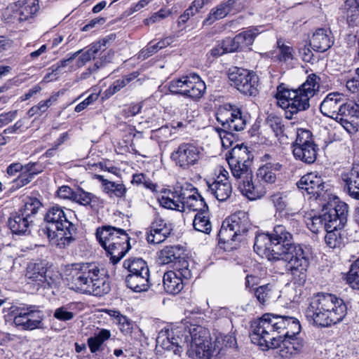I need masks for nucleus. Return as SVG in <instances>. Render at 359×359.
I'll use <instances>...</instances> for the list:
<instances>
[{"label":"nucleus","instance_id":"e433bc0d","mask_svg":"<svg viewBox=\"0 0 359 359\" xmlns=\"http://www.w3.org/2000/svg\"><path fill=\"white\" fill-rule=\"evenodd\" d=\"M182 248L178 245L166 246L161 250L158 262L161 264H168L181 259Z\"/></svg>","mask_w":359,"mask_h":359},{"label":"nucleus","instance_id":"c756f323","mask_svg":"<svg viewBox=\"0 0 359 359\" xmlns=\"http://www.w3.org/2000/svg\"><path fill=\"white\" fill-rule=\"evenodd\" d=\"M282 164L277 161H271L260 167L257 172V178L268 184H273L276 181V172L282 169Z\"/></svg>","mask_w":359,"mask_h":359},{"label":"nucleus","instance_id":"c03bdc74","mask_svg":"<svg viewBox=\"0 0 359 359\" xmlns=\"http://www.w3.org/2000/svg\"><path fill=\"white\" fill-rule=\"evenodd\" d=\"M150 229L147 233V240L150 244H158L163 242L171 233L172 229Z\"/></svg>","mask_w":359,"mask_h":359},{"label":"nucleus","instance_id":"dca6fc26","mask_svg":"<svg viewBox=\"0 0 359 359\" xmlns=\"http://www.w3.org/2000/svg\"><path fill=\"white\" fill-rule=\"evenodd\" d=\"M339 203H345L340 201L337 196H333L332 200L327 201V203L322 204L323 214L319 216H315L312 218L311 223L308 224L309 229L313 233H318L320 228L326 231L333 225V219L339 214Z\"/></svg>","mask_w":359,"mask_h":359},{"label":"nucleus","instance_id":"0e129e2a","mask_svg":"<svg viewBox=\"0 0 359 359\" xmlns=\"http://www.w3.org/2000/svg\"><path fill=\"white\" fill-rule=\"evenodd\" d=\"M224 49L226 53L241 51L236 36L233 38L227 37L222 41Z\"/></svg>","mask_w":359,"mask_h":359},{"label":"nucleus","instance_id":"aec40b11","mask_svg":"<svg viewBox=\"0 0 359 359\" xmlns=\"http://www.w3.org/2000/svg\"><path fill=\"white\" fill-rule=\"evenodd\" d=\"M178 196L181 198V212L186 210L197 212L208 211V206L196 188L187 184V188L181 187Z\"/></svg>","mask_w":359,"mask_h":359},{"label":"nucleus","instance_id":"774afa93","mask_svg":"<svg viewBox=\"0 0 359 359\" xmlns=\"http://www.w3.org/2000/svg\"><path fill=\"white\" fill-rule=\"evenodd\" d=\"M309 46V45H304L303 47L299 48V53L304 62L313 63L315 60L314 55Z\"/></svg>","mask_w":359,"mask_h":359},{"label":"nucleus","instance_id":"338daca9","mask_svg":"<svg viewBox=\"0 0 359 359\" xmlns=\"http://www.w3.org/2000/svg\"><path fill=\"white\" fill-rule=\"evenodd\" d=\"M126 86L124 85V82L121 79L115 81L105 91H104V97L106 98H109L114 95L117 92L120 91L123 88Z\"/></svg>","mask_w":359,"mask_h":359},{"label":"nucleus","instance_id":"a211bd4d","mask_svg":"<svg viewBox=\"0 0 359 359\" xmlns=\"http://www.w3.org/2000/svg\"><path fill=\"white\" fill-rule=\"evenodd\" d=\"M297 185L299 189L305 191L307 194L311 195L316 199L325 201L328 198V201H330L334 196L327 193L322 177L313 172L302 176Z\"/></svg>","mask_w":359,"mask_h":359},{"label":"nucleus","instance_id":"9b49d317","mask_svg":"<svg viewBox=\"0 0 359 359\" xmlns=\"http://www.w3.org/2000/svg\"><path fill=\"white\" fill-rule=\"evenodd\" d=\"M250 226L248 214L238 211L226 219L219 231V243H231L241 241V237L248 231Z\"/></svg>","mask_w":359,"mask_h":359},{"label":"nucleus","instance_id":"f704fd0d","mask_svg":"<svg viewBox=\"0 0 359 359\" xmlns=\"http://www.w3.org/2000/svg\"><path fill=\"white\" fill-rule=\"evenodd\" d=\"M318 149L317 144H315L308 146V147L293 149L292 152L296 159H299L307 164H311L316 160Z\"/></svg>","mask_w":359,"mask_h":359},{"label":"nucleus","instance_id":"4468645a","mask_svg":"<svg viewBox=\"0 0 359 359\" xmlns=\"http://www.w3.org/2000/svg\"><path fill=\"white\" fill-rule=\"evenodd\" d=\"M337 217L333 219V225L326 229L325 241L330 248H341L344 246L347 238L342 229L347 223L348 206L346 203H339Z\"/></svg>","mask_w":359,"mask_h":359},{"label":"nucleus","instance_id":"e2e57ef3","mask_svg":"<svg viewBox=\"0 0 359 359\" xmlns=\"http://www.w3.org/2000/svg\"><path fill=\"white\" fill-rule=\"evenodd\" d=\"M117 324L119 326V330L124 335H130L133 330V323L131 320L126 316L122 317Z\"/></svg>","mask_w":359,"mask_h":359},{"label":"nucleus","instance_id":"412c9836","mask_svg":"<svg viewBox=\"0 0 359 359\" xmlns=\"http://www.w3.org/2000/svg\"><path fill=\"white\" fill-rule=\"evenodd\" d=\"M184 88L182 96L198 100L204 95L206 85L197 74L191 73L185 76Z\"/></svg>","mask_w":359,"mask_h":359},{"label":"nucleus","instance_id":"9d476101","mask_svg":"<svg viewBox=\"0 0 359 359\" xmlns=\"http://www.w3.org/2000/svg\"><path fill=\"white\" fill-rule=\"evenodd\" d=\"M216 119L222 128L217 129L222 142L225 145L226 135H231L234 131L243 130L247 121L240 108L231 104L221 106L217 113Z\"/></svg>","mask_w":359,"mask_h":359},{"label":"nucleus","instance_id":"79ce46f5","mask_svg":"<svg viewBox=\"0 0 359 359\" xmlns=\"http://www.w3.org/2000/svg\"><path fill=\"white\" fill-rule=\"evenodd\" d=\"M266 125L273 130L276 137L285 136V126L280 116L274 114H269L266 119Z\"/></svg>","mask_w":359,"mask_h":359},{"label":"nucleus","instance_id":"c9c22d12","mask_svg":"<svg viewBox=\"0 0 359 359\" xmlns=\"http://www.w3.org/2000/svg\"><path fill=\"white\" fill-rule=\"evenodd\" d=\"M320 81V78L318 75L311 74L307 76L306 80L297 89L311 99L319 90Z\"/></svg>","mask_w":359,"mask_h":359},{"label":"nucleus","instance_id":"a18cd8bd","mask_svg":"<svg viewBox=\"0 0 359 359\" xmlns=\"http://www.w3.org/2000/svg\"><path fill=\"white\" fill-rule=\"evenodd\" d=\"M38 10L39 6L34 1L23 3L18 11L19 21H26L32 18Z\"/></svg>","mask_w":359,"mask_h":359},{"label":"nucleus","instance_id":"ddd939ff","mask_svg":"<svg viewBox=\"0 0 359 359\" xmlns=\"http://www.w3.org/2000/svg\"><path fill=\"white\" fill-rule=\"evenodd\" d=\"M67 278L69 288L81 294H89L95 277V271L98 272V266L93 262L73 264L69 269Z\"/></svg>","mask_w":359,"mask_h":359},{"label":"nucleus","instance_id":"2eb2a0df","mask_svg":"<svg viewBox=\"0 0 359 359\" xmlns=\"http://www.w3.org/2000/svg\"><path fill=\"white\" fill-rule=\"evenodd\" d=\"M229 79L231 86L241 93L249 96H256L258 93L259 78L254 72L234 67L229 71Z\"/></svg>","mask_w":359,"mask_h":359},{"label":"nucleus","instance_id":"8fccbe9b","mask_svg":"<svg viewBox=\"0 0 359 359\" xmlns=\"http://www.w3.org/2000/svg\"><path fill=\"white\" fill-rule=\"evenodd\" d=\"M100 45H95L93 43L90 44L88 49L81 52V55L79 57L76 63L79 67L84 66L86 62H89L92 58H95V55L98 53Z\"/></svg>","mask_w":359,"mask_h":359},{"label":"nucleus","instance_id":"13d9d810","mask_svg":"<svg viewBox=\"0 0 359 359\" xmlns=\"http://www.w3.org/2000/svg\"><path fill=\"white\" fill-rule=\"evenodd\" d=\"M355 120L337 116V120L335 121L339 123L349 134H355L358 129V125Z\"/></svg>","mask_w":359,"mask_h":359},{"label":"nucleus","instance_id":"4d7b16f0","mask_svg":"<svg viewBox=\"0 0 359 359\" xmlns=\"http://www.w3.org/2000/svg\"><path fill=\"white\" fill-rule=\"evenodd\" d=\"M184 84L185 76L179 79H175L170 81L168 85V90L172 95H182L183 90H184Z\"/></svg>","mask_w":359,"mask_h":359},{"label":"nucleus","instance_id":"1a4fd4ad","mask_svg":"<svg viewBox=\"0 0 359 359\" xmlns=\"http://www.w3.org/2000/svg\"><path fill=\"white\" fill-rule=\"evenodd\" d=\"M250 338L252 343L257 344L263 350L279 348V353L282 358H289L297 353L302 347L297 337H283L276 334L275 332L257 335V332L252 331Z\"/></svg>","mask_w":359,"mask_h":359},{"label":"nucleus","instance_id":"09e8293b","mask_svg":"<svg viewBox=\"0 0 359 359\" xmlns=\"http://www.w3.org/2000/svg\"><path fill=\"white\" fill-rule=\"evenodd\" d=\"M229 13L228 5L221 4L211 10L208 18L204 20V24L211 25L215 21L224 18Z\"/></svg>","mask_w":359,"mask_h":359},{"label":"nucleus","instance_id":"6e6d98bb","mask_svg":"<svg viewBox=\"0 0 359 359\" xmlns=\"http://www.w3.org/2000/svg\"><path fill=\"white\" fill-rule=\"evenodd\" d=\"M23 172L34 179V176L42 172L44 166L39 162H29L25 165H22Z\"/></svg>","mask_w":359,"mask_h":359},{"label":"nucleus","instance_id":"bf43d9fd","mask_svg":"<svg viewBox=\"0 0 359 359\" xmlns=\"http://www.w3.org/2000/svg\"><path fill=\"white\" fill-rule=\"evenodd\" d=\"M171 14V11L165 9H161L156 13H154L150 18L144 20V23L146 25H150L157 22Z\"/></svg>","mask_w":359,"mask_h":359},{"label":"nucleus","instance_id":"7c9ffc66","mask_svg":"<svg viewBox=\"0 0 359 359\" xmlns=\"http://www.w3.org/2000/svg\"><path fill=\"white\" fill-rule=\"evenodd\" d=\"M126 283L128 287L135 292L147 291L152 285L149 278V273L144 274L127 275Z\"/></svg>","mask_w":359,"mask_h":359},{"label":"nucleus","instance_id":"20e7f679","mask_svg":"<svg viewBox=\"0 0 359 359\" xmlns=\"http://www.w3.org/2000/svg\"><path fill=\"white\" fill-rule=\"evenodd\" d=\"M46 226L41 230L49 239H56L57 245L64 248L74 240L75 225L69 222L62 207L58 205L50 207L44 217Z\"/></svg>","mask_w":359,"mask_h":359},{"label":"nucleus","instance_id":"4c0bfd02","mask_svg":"<svg viewBox=\"0 0 359 359\" xmlns=\"http://www.w3.org/2000/svg\"><path fill=\"white\" fill-rule=\"evenodd\" d=\"M98 201V197L95 194L86 191L79 187L75 190V194L74 196H73L74 202L86 207L90 206L91 208H93Z\"/></svg>","mask_w":359,"mask_h":359},{"label":"nucleus","instance_id":"ea45409f","mask_svg":"<svg viewBox=\"0 0 359 359\" xmlns=\"http://www.w3.org/2000/svg\"><path fill=\"white\" fill-rule=\"evenodd\" d=\"M196 231L208 234L212 230V225L208 217V211L197 212L193 221Z\"/></svg>","mask_w":359,"mask_h":359},{"label":"nucleus","instance_id":"a19ab883","mask_svg":"<svg viewBox=\"0 0 359 359\" xmlns=\"http://www.w3.org/2000/svg\"><path fill=\"white\" fill-rule=\"evenodd\" d=\"M259 32L256 28H252L236 35L238 47L241 50L249 47L253 43L255 37L258 35Z\"/></svg>","mask_w":359,"mask_h":359},{"label":"nucleus","instance_id":"423d86ee","mask_svg":"<svg viewBox=\"0 0 359 359\" xmlns=\"http://www.w3.org/2000/svg\"><path fill=\"white\" fill-rule=\"evenodd\" d=\"M252 328V331L257 332V335L275 332L287 337H296L301 331V325L297 318L269 313L254 321Z\"/></svg>","mask_w":359,"mask_h":359},{"label":"nucleus","instance_id":"bb28decb","mask_svg":"<svg viewBox=\"0 0 359 359\" xmlns=\"http://www.w3.org/2000/svg\"><path fill=\"white\" fill-rule=\"evenodd\" d=\"M96 276L93 278V283L89 294L101 297L111 290L109 277L98 267V272L95 271Z\"/></svg>","mask_w":359,"mask_h":359},{"label":"nucleus","instance_id":"6ab92c4d","mask_svg":"<svg viewBox=\"0 0 359 359\" xmlns=\"http://www.w3.org/2000/svg\"><path fill=\"white\" fill-rule=\"evenodd\" d=\"M25 276L29 280L35 282L39 287L43 288H52L57 284L55 276L48 270L46 263L42 261L29 263Z\"/></svg>","mask_w":359,"mask_h":359},{"label":"nucleus","instance_id":"4be33fe9","mask_svg":"<svg viewBox=\"0 0 359 359\" xmlns=\"http://www.w3.org/2000/svg\"><path fill=\"white\" fill-rule=\"evenodd\" d=\"M344 100L339 93L328 94L320 105V112L325 116L337 120L339 117V113Z\"/></svg>","mask_w":359,"mask_h":359},{"label":"nucleus","instance_id":"3c124183","mask_svg":"<svg viewBox=\"0 0 359 359\" xmlns=\"http://www.w3.org/2000/svg\"><path fill=\"white\" fill-rule=\"evenodd\" d=\"M346 281L352 287L359 289V258L351 265Z\"/></svg>","mask_w":359,"mask_h":359},{"label":"nucleus","instance_id":"603ef678","mask_svg":"<svg viewBox=\"0 0 359 359\" xmlns=\"http://www.w3.org/2000/svg\"><path fill=\"white\" fill-rule=\"evenodd\" d=\"M270 201L278 212L285 210L288 205L287 195L283 192H277L270 196Z\"/></svg>","mask_w":359,"mask_h":359},{"label":"nucleus","instance_id":"473e14b6","mask_svg":"<svg viewBox=\"0 0 359 359\" xmlns=\"http://www.w3.org/2000/svg\"><path fill=\"white\" fill-rule=\"evenodd\" d=\"M180 190L175 191H164L163 194L158 198L160 205L167 209L175 210L181 212L182 201L178 196Z\"/></svg>","mask_w":359,"mask_h":359},{"label":"nucleus","instance_id":"6e6552de","mask_svg":"<svg viewBox=\"0 0 359 359\" xmlns=\"http://www.w3.org/2000/svg\"><path fill=\"white\" fill-rule=\"evenodd\" d=\"M274 97L278 105L285 110L287 119L296 118L310 108V98L297 89L288 88L284 83L278 86Z\"/></svg>","mask_w":359,"mask_h":359},{"label":"nucleus","instance_id":"2f4dec72","mask_svg":"<svg viewBox=\"0 0 359 359\" xmlns=\"http://www.w3.org/2000/svg\"><path fill=\"white\" fill-rule=\"evenodd\" d=\"M254 295L261 305L269 304L279 297L273 285L268 283L254 289Z\"/></svg>","mask_w":359,"mask_h":359},{"label":"nucleus","instance_id":"f3484780","mask_svg":"<svg viewBox=\"0 0 359 359\" xmlns=\"http://www.w3.org/2000/svg\"><path fill=\"white\" fill-rule=\"evenodd\" d=\"M202 148L193 143H182L171 154L175 164L184 170L196 165L202 156Z\"/></svg>","mask_w":359,"mask_h":359},{"label":"nucleus","instance_id":"69168bd1","mask_svg":"<svg viewBox=\"0 0 359 359\" xmlns=\"http://www.w3.org/2000/svg\"><path fill=\"white\" fill-rule=\"evenodd\" d=\"M33 179L25 172H22L13 181L12 189H18L28 184Z\"/></svg>","mask_w":359,"mask_h":359},{"label":"nucleus","instance_id":"72a5a7b5","mask_svg":"<svg viewBox=\"0 0 359 359\" xmlns=\"http://www.w3.org/2000/svg\"><path fill=\"white\" fill-rule=\"evenodd\" d=\"M123 267L129 272L128 275H137L149 273L147 263L142 258H128L123 262Z\"/></svg>","mask_w":359,"mask_h":359},{"label":"nucleus","instance_id":"cd10ccee","mask_svg":"<svg viewBox=\"0 0 359 359\" xmlns=\"http://www.w3.org/2000/svg\"><path fill=\"white\" fill-rule=\"evenodd\" d=\"M33 224L32 221L25 218L22 215L16 212L8 221V225L12 233L16 235H25L30 232L29 227Z\"/></svg>","mask_w":359,"mask_h":359},{"label":"nucleus","instance_id":"37998d69","mask_svg":"<svg viewBox=\"0 0 359 359\" xmlns=\"http://www.w3.org/2000/svg\"><path fill=\"white\" fill-rule=\"evenodd\" d=\"M349 0L344 2V10L346 11V22L349 27L359 26V8L357 5L352 6Z\"/></svg>","mask_w":359,"mask_h":359},{"label":"nucleus","instance_id":"c85d7f7f","mask_svg":"<svg viewBox=\"0 0 359 359\" xmlns=\"http://www.w3.org/2000/svg\"><path fill=\"white\" fill-rule=\"evenodd\" d=\"M183 278L177 274V272L169 271L163 276V285L168 294H178L184 287Z\"/></svg>","mask_w":359,"mask_h":359},{"label":"nucleus","instance_id":"f8f14e48","mask_svg":"<svg viewBox=\"0 0 359 359\" xmlns=\"http://www.w3.org/2000/svg\"><path fill=\"white\" fill-rule=\"evenodd\" d=\"M226 159L231 174L239 182L250 177L253 154L243 144H236L226 154Z\"/></svg>","mask_w":359,"mask_h":359},{"label":"nucleus","instance_id":"5701e85b","mask_svg":"<svg viewBox=\"0 0 359 359\" xmlns=\"http://www.w3.org/2000/svg\"><path fill=\"white\" fill-rule=\"evenodd\" d=\"M334 41L331 31L319 28L310 39L309 46L314 51L324 53L333 46Z\"/></svg>","mask_w":359,"mask_h":359},{"label":"nucleus","instance_id":"864d4df0","mask_svg":"<svg viewBox=\"0 0 359 359\" xmlns=\"http://www.w3.org/2000/svg\"><path fill=\"white\" fill-rule=\"evenodd\" d=\"M74 316L75 313L71 311L69 305L57 308L53 313V317L60 321L71 320Z\"/></svg>","mask_w":359,"mask_h":359},{"label":"nucleus","instance_id":"39448f33","mask_svg":"<svg viewBox=\"0 0 359 359\" xmlns=\"http://www.w3.org/2000/svg\"><path fill=\"white\" fill-rule=\"evenodd\" d=\"M96 238L113 264H117L130 249V238L123 229L102 226L97 229Z\"/></svg>","mask_w":359,"mask_h":359},{"label":"nucleus","instance_id":"680f3d73","mask_svg":"<svg viewBox=\"0 0 359 359\" xmlns=\"http://www.w3.org/2000/svg\"><path fill=\"white\" fill-rule=\"evenodd\" d=\"M153 134L156 137L159 141L165 142L171 136L172 128L165 125L156 129L152 130Z\"/></svg>","mask_w":359,"mask_h":359},{"label":"nucleus","instance_id":"a878e982","mask_svg":"<svg viewBox=\"0 0 359 359\" xmlns=\"http://www.w3.org/2000/svg\"><path fill=\"white\" fill-rule=\"evenodd\" d=\"M207 191L214 196L219 201H226L232 194V187L227 178L224 180H215L212 183L207 182Z\"/></svg>","mask_w":359,"mask_h":359},{"label":"nucleus","instance_id":"de8ad7c7","mask_svg":"<svg viewBox=\"0 0 359 359\" xmlns=\"http://www.w3.org/2000/svg\"><path fill=\"white\" fill-rule=\"evenodd\" d=\"M82 52V49L79 50L74 53L72 54V55L69 57L68 59L62 60H60L57 63L53 65L49 69L51 70V72L47 74L45 77L44 80L46 81H50L53 80L52 78L53 75H57L60 74V69L67 67L69 62L73 61L77 56H79L81 53Z\"/></svg>","mask_w":359,"mask_h":359},{"label":"nucleus","instance_id":"49530a36","mask_svg":"<svg viewBox=\"0 0 359 359\" xmlns=\"http://www.w3.org/2000/svg\"><path fill=\"white\" fill-rule=\"evenodd\" d=\"M339 117L349 119L359 118V107L355 102H343Z\"/></svg>","mask_w":359,"mask_h":359},{"label":"nucleus","instance_id":"58836bf2","mask_svg":"<svg viewBox=\"0 0 359 359\" xmlns=\"http://www.w3.org/2000/svg\"><path fill=\"white\" fill-rule=\"evenodd\" d=\"M41 205V201L36 198H29L18 212L33 222Z\"/></svg>","mask_w":359,"mask_h":359},{"label":"nucleus","instance_id":"f03ea898","mask_svg":"<svg viewBox=\"0 0 359 359\" xmlns=\"http://www.w3.org/2000/svg\"><path fill=\"white\" fill-rule=\"evenodd\" d=\"M347 305L342 299L329 293L313 297L304 314L313 325L327 327L341 322L347 314Z\"/></svg>","mask_w":359,"mask_h":359},{"label":"nucleus","instance_id":"b1692460","mask_svg":"<svg viewBox=\"0 0 359 359\" xmlns=\"http://www.w3.org/2000/svg\"><path fill=\"white\" fill-rule=\"evenodd\" d=\"M344 189L353 198L359 200V162L354 163L351 170L341 174Z\"/></svg>","mask_w":359,"mask_h":359},{"label":"nucleus","instance_id":"393cba45","mask_svg":"<svg viewBox=\"0 0 359 359\" xmlns=\"http://www.w3.org/2000/svg\"><path fill=\"white\" fill-rule=\"evenodd\" d=\"M252 174L250 177L238 182V189L242 194L248 199L253 201L262 197L265 193V188L260 183H255L252 180Z\"/></svg>","mask_w":359,"mask_h":359},{"label":"nucleus","instance_id":"f257e3e1","mask_svg":"<svg viewBox=\"0 0 359 359\" xmlns=\"http://www.w3.org/2000/svg\"><path fill=\"white\" fill-rule=\"evenodd\" d=\"M255 252L271 262L283 260L285 268L292 276V281L303 285L306 280V271L309 265V257L300 245H295L292 235L283 225L275 226L271 233L256 236Z\"/></svg>","mask_w":359,"mask_h":359},{"label":"nucleus","instance_id":"052dcab7","mask_svg":"<svg viewBox=\"0 0 359 359\" xmlns=\"http://www.w3.org/2000/svg\"><path fill=\"white\" fill-rule=\"evenodd\" d=\"M179 266H177V274L182 277L185 280H189L191 278L192 273L191 270L189 269V263L185 259H177Z\"/></svg>","mask_w":359,"mask_h":359},{"label":"nucleus","instance_id":"7ed1b4c3","mask_svg":"<svg viewBox=\"0 0 359 359\" xmlns=\"http://www.w3.org/2000/svg\"><path fill=\"white\" fill-rule=\"evenodd\" d=\"M184 335L177 338L172 337L171 339L167 337L166 341L163 340L162 346L164 349L172 350L173 353L180 355L182 351V344L188 343L190 341L191 348L188 351V355L194 359H210L214 353V348L211 341L208 339L205 330L201 326H194L189 330L184 328Z\"/></svg>","mask_w":359,"mask_h":359},{"label":"nucleus","instance_id":"0eeeda50","mask_svg":"<svg viewBox=\"0 0 359 359\" xmlns=\"http://www.w3.org/2000/svg\"><path fill=\"white\" fill-rule=\"evenodd\" d=\"M8 317L22 330L43 329L44 313L36 305L13 304L8 310Z\"/></svg>","mask_w":359,"mask_h":359},{"label":"nucleus","instance_id":"5fc2aeb1","mask_svg":"<svg viewBox=\"0 0 359 359\" xmlns=\"http://www.w3.org/2000/svg\"><path fill=\"white\" fill-rule=\"evenodd\" d=\"M277 45L279 49L278 58L280 61L286 62L293 59V49L291 46L284 44L280 40L277 41Z\"/></svg>","mask_w":359,"mask_h":359}]
</instances>
